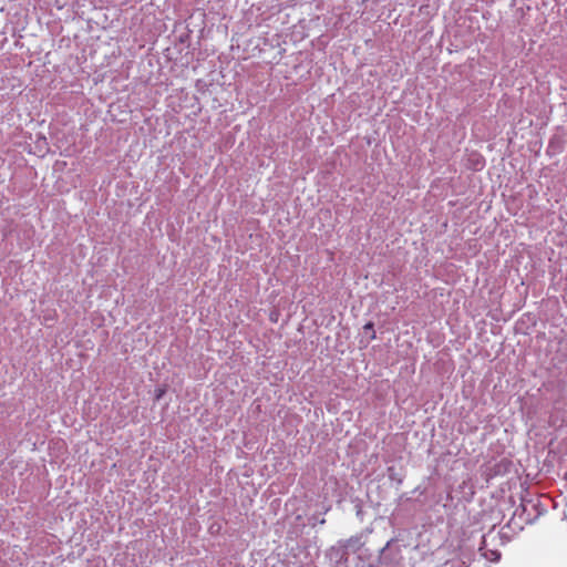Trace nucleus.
<instances>
[{
	"mask_svg": "<svg viewBox=\"0 0 567 567\" xmlns=\"http://www.w3.org/2000/svg\"><path fill=\"white\" fill-rule=\"evenodd\" d=\"M362 545H363V543L361 542V537L353 536L344 542V544L342 545V548L346 551L351 550L352 553H355L362 547Z\"/></svg>",
	"mask_w": 567,
	"mask_h": 567,
	"instance_id": "obj_1",
	"label": "nucleus"
},
{
	"mask_svg": "<svg viewBox=\"0 0 567 567\" xmlns=\"http://www.w3.org/2000/svg\"><path fill=\"white\" fill-rule=\"evenodd\" d=\"M388 476L391 481H394L398 484H401L403 482L402 475L396 471L394 466L388 467Z\"/></svg>",
	"mask_w": 567,
	"mask_h": 567,
	"instance_id": "obj_2",
	"label": "nucleus"
},
{
	"mask_svg": "<svg viewBox=\"0 0 567 567\" xmlns=\"http://www.w3.org/2000/svg\"><path fill=\"white\" fill-rule=\"evenodd\" d=\"M363 329H364V331L371 332L370 338H369L370 340H374L377 338L373 322L370 321V322L365 323Z\"/></svg>",
	"mask_w": 567,
	"mask_h": 567,
	"instance_id": "obj_3",
	"label": "nucleus"
},
{
	"mask_svg": "<svg viewBox=\"0 0 567 567\" xmlns=\"http://www.w3.org/2000/svg\"><path fill=\"white\" fill-rule=\"evenodd\" d=\"M489 553H491V555H488V554H487V551H483V553H482V555H483L484 557H486L487 559L492 560V561H495V560H498V559H499L501 554H499L498 551H496V550H491Z\"/></svg>",
	"mask_w": 567,
	"mask_h": 567,
	"instance_id": "obj_4",
	"label": "nucleus"
},
{
	"mask_svg": "<svg viewBox=\"0 0 567 567\" xmlns=\"http://www.w3.org/2000/svg\"><path fill=\"white\" fill-rule=\"evenodd\" d=\"M163 394H164V390H158V392L156 394V400H159Z\"/></svg>",
	"mask_w": 567,
	"mask_h": 567,
	"instance_id": "obj_5",
	"label": "nucleus"
}]
</instances>
